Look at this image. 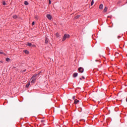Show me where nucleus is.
I'll return each instance as SVG.
<instances>
[{
    "instance_id": "nucleus-1",
    "label": "nucleus",
    "mask_w": 127,
    "mask_h": 127,
    "mask_svg": "<svg viewBox=\"0 0 127 127\" xmlns=\"http://www.w3.org/2000/svg\"><path fill=\"white\" fill-rule=\"evenodd\" d=\"M38 75V74H36L32 77L31 78L32 80L31 81V84H34V83H35V81H36V79H37V77H37Z\"/></svg>"
},
{
    "instance_id": "nucleus-2",
    "label": "nucleus",
    "mask_w": 127,
    "mask_h": 127,
    "mask_svg": "<svg viewBox=\"0 0 127 127\" xmlns=\"http://www.w3.org/2000/svg\"><path fill=\"white\" fill-rule=\"evenodd\" d=\"M70 37V35L68 34H65L63 38V41H65L66 38H69Z\"/></svg>"
},
{
    "instance_id": "nucleus-3",
    "label": "nucleus",
    "mask_w": 127,
    "mask_h": 127,
    "mask_svg": "<svg viewBox=\"0 0 127 127\" xmlns=\"http://www.w3.org/2000/svg\"><path fill=\"white\" fill-rule=\"evenodd\" d=\"M27 45L30 47H35V45H32L31 43H27Z\"/></svg>"
},
{
    "instance_id": "nucleus-4",
    "label": "nucleus",
    "mask_w": 127,
    "mask_h": 127,
    "mask_svg": "<svg viewBox=\"0 0 127 127\" xmlns=\"http://www.w3.org/2000/svg\"><path fill=\"white\" fill-rule=\"evenodd\" d=\"M78 71L79 73H83L84 72V69L82 67H80L78 68Z\"/></svg>"
},
{
    "instance_id": "nucleus-5",
    "label": "nucleus",
    "mask_w": 127,
    "mask_h": 127,
    "mask_svg": "<svg viewBox=\"0 0 127 127\" xmlns=\"http://www.w3.org/2000/svg\"><path fill=\"white\" fill-rule=\"evenodd\" d=\"M47 17L50 20H51V19L52 18V16L50 14H47Z\"/></svg>"
},
{
    "instance_id": "nucleus-6",
    "label": "nucleus",
    "mask_w": 127,
    "mask_h": 127,
    "mask_svg": "<svg viewBox=\"0 0 127 127\" xmlns=\"http://www.w3.org/2000/svg\"><path fill=\"white\" fill-rule=\"evenodd\" d=\"M49 41V39L46 37L45 40V42L46 44H48Z\"/></svg>"
},
{
    "instance_id": "nucleus-7",
    "label": "nucleus",
    "mask_w": 127,
    "mask_h": 127,
    "mask_svg": "<svg viewBox=\"0 0 127 127\" xmlns=\"http://www.w3.org/2000/svg\"><path fill=\"white\" fill-rule=\"evenodd\" d=\"M78 76V73H74L73 74V78H76V77H77Z\"/></svg>"
},
{
    "instance_id": "nucleus-8",
    "label": "nucleus",
    "mask_w": 127,
    "mask_h": 127,
    "mask_svg": "<svg viewBox=\"0 0 127 127\" xmlns=\"http://www.w3.org/2000/svg\"><path fill=\"white\" fill-rule=\"evenodd\" d=\"M104 7V5H103V4H101L100 5H99V8L100 9H103Z\"/></svg>"
},
{
    "instance_id": "nucleus-9",
    "label": "nucleus",
    "mask_w": 127,
    "mask_h": 127,
    "mask_svg": "<svg viewBox=\"0 0 127 127\" xmlns=\"http://www.w3.org/2000/svg\"><path fill=\"white\" fill-rule=\"evenodd\" d=\"M56 36L57 38H59V39L60 38V35H59V34H58V33H56Z\"/></svg>"
},
{
    "instance_id": "nucleus-10",
    "label": "nucleus",
    "mask_w": 127,
    "mask_h": 127,
    "mask_svg": "<svg viewBox=\"0 0 127 127\" xmlns=\"http://www.w3.org/2000/svg\"><path fill=\"white\" fill-rule=\"evenodd\" d=\"M30 85V82H28V83L26 85V88H28Z\"/></svg>"
},
{
    "instance_id": "nucleus-11",
    "label": "nucleus",
    "mask_w": 127,
    "mask_h": 127,
    "mask_svg": "<svg viewBox=\"0 0 127 127\" xmlns=\"http://www.w3.org/2000/svg\"><path fill=\"white\" fill-rule=\"evenodd\" d=\"M107 10H108V7H105L104 9V12H107Z\"/></svg>"
},
{
    "instance_id": "nucleus-12",
    "label": "nucleus",
    "mask_w": 127,
    "mask_h": 127,
    "mask_svg": "<svg viewBox=\"0 0 127 127\" xmlns=\"http://www.w3.org/2000/svg\"><path fill=\"white\" fill-rule=\"evenodd\" d=\"M79 102V100H77V99H75L74 100V104H77V103H78Z\"/></svg>"
},
{
    "instance_id": "nucleus-13",
    "label": "nucleus",
    "mask_w": 127,
    "mask_h": 127,
    "mask_svg": "<svg viewBox=\"0 0 127 127\" xmlns=\"http://www.w3.org/2000/svg\"><path fill=\"white\" fill-rule=\"evenodd\" d=\"M24 4H25V5H28L29 3L28 2H27V1H25L24 2Z\"/></svg>"
},
{
    "instance_id": "nucleus-14",
    "label": "nucleus",
    "mask_w": 127,
    "mask_h": 127,
    "mask_svg": "<svg viewBox=\"0 0 127 127\" xmlns=\"http://www.w3.org/2000/svg\"><path fill=\"white\" fill-rule=\"evenodd\" d=\"M80 17V15H78L74 17V19H78Z\"/></svg>"
},
{
    "instance_id": "nucleus-15",
    "label": "nucleus",
    "mask_w": 127,
    "mask_h": 127,
    "mask_svg": "<svg viewBox=\"0 0 127 127\" xmlns=\"http://www.w3.org/2000/svg\"><path fill=\"white\" fill-rule=\"evenodd\" d=\"M13 18H14V19H16V18H17V15H13Z\"/></svg>"
},
{
    "instance_id": "nucleus-16",
    "label": "nucleus",
    "mask_w": 127,
    "mask_h": 127,
    "mask_svg": "<svg viewBox=\"0 0 127 127\" xmlns=\"http://www.w3.org/2000/svg\"><path fill=\"white\" fill-rule=\"evenodd\" d=\"M24 53L25 54H28V53H29V52H28V51L27 50H26V51H24Z\"/></svg>"
},
{
    "instance_id": "nucleus-17",
    "label": "nucleus",
    "mask_w": 127,
    "mask_h": 127,
    "mask_svg": "<svg viewBox=\"0 0 127 127\" xmlns=\"http://www.w3.org/2000/svg\"><path fill=\"white\" fill-rule=\"evenodd\" d=\"M9 60H10V59L8 58H6V62H8V61H9Z\"/></svg>"
},
{
    "instance_id": "nucleus-18",
    "label": "nucleus",
    "mask_w": 127,
    "mask_h": 127,
    "mask_svg": "<svg viewBox=\"0 0 127 127\" xmlns=\"http://www.w3.org/2000/svg\"><path fill=\"white\" fill-rule=\"evenodd\" d=\"M35 19H36V20L38 19V16L36 15V16H35Z\"/></svg>"
},
{
    "instance_id": "nucleus-19",
    "label": "nucleus",
    "mask_w": 127,
    "mask_h": 127,
    "mask_svg": "<svg viewBox=\"0 0 127 127\" xmlns=\"http://www.w3.org/2000/svg\"><path fill=\"white\" fill-rule=\"evenodd\" d=\"M93 4H94V0H92L91 1V5L92 6V5H93Z\"/></svg>"
},
{
    "instance_id": "nucleus-20",
    "label": "nucleus",
    "mask_w": 127,
    "mask_h": 127,
    "mask_svg": "<svg viewBox=\"0 0 127 127\" xmlns=\"http://www.w3.org/2000/svg\"><path fill=\"white\" fill-rule=\"evenodd\" d=\"M2 4H3V5H5L6 3H5V1H3Z\"/></svg>"
},
{
    "instance_id": "nucleus-21",
    "label": "nucleus",
    "mask_w": 127,
    "mask_h": 127,
    "mask_svg": "<svg viewBox=\"0 0 127 127\" xmlns=\"http://www.w3.org/2000/svg\"><path fill=\"white\" fill-rule=\"evenodd\" d=\"M45 122V120H41V122H42V123H44Z\"/></svg>"
},
{
    "instance_id": "nucleus-22",
    "label": "nucleus",
    "mask_w": 127,
    "mask_h": 127,
    "mask_svg": "<svg viewBox=\"0 0 127 127\" xmlns=\"http://www.w3.org/2000/svg\"><path fill=\"white\" fill-rule=\"evenodd\" d=\"M73 100H75V99H76V96H73L72 97Z\"/></svg>"
},
{
    "instance_id": "nucleus-23",
    "label": "nucleus",
    "mask_w": 127,
    "mask_h": 127,
    "mask_svg": "<svg viewBox=\"0 0 127 127\" xmlns=\"http://www.w3.org/2000/svg\"><path fill=\"white\" fill-rule=\"evenodd\" d=\"M34 24H35V23L34 22H33L32 23V25H34Z\"/></svg>"
},
{
    "instance_id": "nucleus-24",
    "label": "nucleus",
    "mask_w": 127,
    "mask_h": 127,
    "mask_svg": "<svg viewBox=\"0 0 127 127\" xmlns=\"http://www.w3.org/2000/svg\"><path fill=\"white\" fill-rule=\"evenodd\" d=\"M49 0V4H51V1L50 0Z\"/></svg>"
},
{
    "instance_id": "nucleus-25",
    "label": "nucleus",
    "mask_w": 127,
    "mask_h": 127,
    "mask_svg": "<svg viewBox=\"0 0 127 127\" xmlns=\"http://www.w3.org/2000/svg\"><path fill=\"white\" fill-rule=\"evenodd\" d=\"M0 54H3V53L2 52H0Z\"/></svg>"
},
{
    "instance_id": "nucleus-26",
    "label": "nucleus",
    "mask_w": 127,
    "mask_h": 127,
    "mask_svg": "<svg viewBox=\"0 0 127 127\" xmlns=\"http://www.w3.org/2000/svg\"><path fill=\"white\" fill-rule=\"evenodd\" d=\"M0 63H3V61H0Z\"/></svg>"
},
{
    "instance_id": "nucleus-27",
    "label": "nucleus",
    "mask_w": 127,
    "mask_h": 127,
    "mask_svg": "<svg viewBox=\"0 0 127 127\" xmlns=\"http://www.w3.org/2000/svg\"><path fill=\"white\" fill-rule=\"evenodd\" d=\"M25 71H26V69L23 70V72H25Z\"/></svg>"
},
{
    "instance_id": "nucleus-28",
    "label": "nucleus",
    "mask_w": 127,
    "mask_h": 127,
    "mask_svg": "<svg viewBox=\"0 0 127 127\" xmlns=\"http://www.w3.org/2000/svg\"><path fill=\"white\" fill-rule=\"evenodd\" d=\"M82 79H85V77L82 76Z\"/></svg>"
},
{
    "instance_id": "nucleus-29",
    "label": "nucleus",
    "mask_w": 127,
    "mask_h": 127,
    "mask_svg": "<svg viewBox=\"0 0 127 127\" xmlns=\"http://www.w3.org/2000/svg\"><path fill=\"white\" fill-rule=\"evenodd\" d=\"M95 61H96V62H98V60H95Z\"/></svg>"
},
{
    "instance_id": "nucleus-30",
    "label": "nucleus",
    "mask_w": 127,
    "mask_h": 127,
    "mask_svg": "<svg viewBox=\"0 0 127 127\" xmlns=\"http://www.w3.org/2000/svg\"><path fill=\"white\" fill-rule=\"evenodd\" d=\"M79 79H80V80H82V78H80Z\"/></svg>"
},
{
    "instance_id": "nucleus-31",
    "label": "nucleus",
    "mask_w": 127,
    "mask_h": 127,
    "mask_svg": "<svg viewBox=\"0 0 127 127\" xmlns=\"http://www.w3.org/2000/svg\"><path fill=\"white\" fill-rule=\"evenodd\" d=\"M119 37L118 36V38H119Z\"/></svg>"
},
{
    "instance_id": "nucleus-32",
    "label": "nucleus",
    "mask_w": 127,
    "mask_h": 127,
    "mask_svg": "<svg viewBox=\"0 0 127 127\" xmlns=\"http://www.w3.org/2000/svg\"><path fill=\"white\" fill-rule=\"evenodd\" d=\"M61 39H59V40H61Z\"/></svg>"
}]
</instances>
